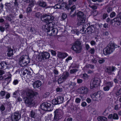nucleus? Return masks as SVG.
Masks as SVG:
<instances>
[{
  "mask_svg": "<svg viewBox=\"0 0 121 121\" xmlns=\"http://www.w3.org/2000/svg\"><path fill=\"white\" fill-rule=\"evenodd\" d=\"M38 95V93L34 91H27L26 95L28 97L25 100V103L30 105L33 104L34 102L33 98L35 97L36 96Z\"/></svg>",
  "mask_w": 121,
  "mask_h": 121,
  "instance_id": "nucleus-1",
  "label": "nucleus"
},
{
  "mask_svg": "<svg viewBox=\"0 0 121 121\" xmlns=\"http://www.w3.org/2000/svg\"><path fill=\"white\" fill-rule=\"evenodd\" d=\"M54 26L52 27L48 26V25L43 26L42 28L43 30L47 32L48 34L50 35L55 36L56 35L58 30L56 28H54Z\"/></svg>",
  "mask_w": 121,
  "mask_h": 121,
  "instance_id": "nucleus-2",
  "label": "nucleus"
},
{
  "mask_svg": "<svg viewBox=\"0 0 121 121\" xmlns=\"http://www.w3.org/2000/svg\"><path fill=\"white\" fill-rule=\"evenodd\" d=\"M47 17L46 19L43 20V21L47 23L45 25L43 26L48 25V26H51V27H52L54 26V23L52 22L53 21L54 19V17L52 16H47L46 14L44 15L41 17V18L42 19V18H43Z\"/></svg>",
  "mask_w": 121,
  "mask_h": 121,
  "instance_id": "nucleus-3",
  "label": "nucleus"
},
{
  "mask_svg": "<svg viewBox=\"0 0 121 121\" xmlns=\"http://www.w3.org/2000/svg\"><path fill=\"white\" fill-rule=\"evenodd\" d=\"M115 46V43H111L104 49L103 51V54L105 56L109 55L115 50L116 48Z\"/></svg>",
  "mask_w": 121,
  "mask_h": 121,
  "instance_id": "nucleus-4",
  "label": "nucleus"
},
{
  "mask_svg": "<svg viewBox=\"0 0 121 121\" xmlns=\"http://www.w3.org/2000/svg\"><path fill=\"white\" fill-rule=\"evenodd\" d=\"M81 44V43L79 41H76L74 43L71 49L76 53H80L81 52L82 49Z\"/></svg>",
  "mask_w": 121,
  "mask_h": 121,
  "instance_id": "nucleus-5",
  "label": "nucleus"
},
{
  "mask_svg": "<svg viewBox=\"0 0 121 121\" xmlns=\"http://www.w3.org/2000/svg\"><path fill=\"white\" fill-rule=\"evenodd\" d=\"M29 57L27 55H23L19 59V63L22 67L26 66L29 63Z\"/></svg>",
  "mask_w": 121,
  "mask_h": 121,
  "instance_id": "nucleus-6",
  "label": "nucleus"
},
{
  "mask_svg": "<svg viewBox=\"0 0 121 121\" xmlns=\"http://www.w3.org/2000/svg\"><path fill=\"white\" fill-rule=\"evenodd\" d=\"M78 19L77 24L78 25H81L85 22L86 19V17L84 16L83 13L81 11L78 12L77 14Z\"/></svg>",
  "mask_w": 121,
  "mask_h": 121,
  "instance_id": "nucleus-7",
  "label": "nucleus"
},
{
  "mask_svg": "<svg viewBox=\"0 0 121 121\" xmlns=\"http://www.w3.org/2000/svg\"><path fill=\"white\" fill-rule=\"evenodd\" d=\"M41 108L42 110L45 111H50L53 108V106L48 102L42 103L41 105Z\"/></svg>",
  "mask_w": 121,
  "mask_h": 121,
  "instance_id": "nucleus-8",
  "label": "nucleus"
},
{
  "mask_svg": "<svg viewBox=\"0 0 121 121\" xmlns=\"http://www.w3.org/2000/svg\"><path fill=\"white\" fill-rule=\"evenodd\" d=\"M103 93V91H97L91 95V97L94 100L97 101L100 97L102 98Z\"/></svg>",
  "mask_w": 121,
  "mask_h": 121,
  "instance_id": "nucleus-9",
  "label": "nucleus"
},
{
  "mask_svg": "<svg viewBox=\"0 0 121 121\" xmlns=\"http://www.w3.org/2000/svg\"><path fill=\"white\" fill-rule=\"evenodd\" d=\"M54 120L58 121L60 119V109H57L54 112Z\"/></svg>",
  "mask_w": 121,
  "mask_h": 121,
  "instance_id": "nucleus-10",
  "label": "nucleus"
},
{
  "mask_svg": "<svg viewBox=\"0 0 121 121\" xmlns=\"http://www.w3.org/2000/svg\"><path fill=\"white\" fill-rule=\"evenodd\" d=\"M20 118V114L18 113H15L12 116V121H17Z\"/></svg>",
  "mask_w": 121,
  "mask_h": 121,
  "instance_id": "nucleus-11",
  "label": "nucleus"
},
{
  "mask_svg": "<svg viewBox=\"0 0 121 121\" xmlns=\"http://www.w3.org/2000/svg\"><path fill=\"white\" fill-rule=\"evenodd\" d=\"M99 84V81L96 79H94L92 82V84H90V88L91 89H93L95 86L97 87Z\"/></svg>",
  "mask_w": 121,
  "mask_h": 121,
  "instance_id": "nucleus-12",
  "label": "nucleus"
},
{
  "mask_svg": "<svg viewBox=\"0 0 121 121\" xmlns=\"http://www.w3.org/2000/svg\"><path fill=\"white\" fill-rule=\"evenodd\" d=\"M116 68L115 66H108L106 69L107 72L108 74H111L112 72L115 71L116 70Z\"/></svg>",
  "mask_w": 121,
  "mask_h": 121,
  "instance_id": "nucleus-13",
  "label": "nucleus"
},
{
  "mask_svg": "<svg viewBox=\"0 0 121 121\" xmlns=\"http://www.w3.org/2000/svg\"><path fill=\"white\" fill-rule=\"evenodd\" d=\"M108 118L111 120H117L119 119V117L117 114L114 113L113 114H110L108 116Z\"/></svg>",
  "mask_w": 121,
  "mask_h": 121,
  "instance_id": "nucleus-14",
  "label": "nucleus"
},
{
  "mask_svg": "<svg viewBox=\"0 0 121 121\" xmlns=\"http://www.w3.org/2000/svg\"><path fill=\"white\" fill-rule=\"evenodd\" d=\"M41 56V59L45 60L46 59H48L50 57V54L48 52H45L42 53Z\"/></svg>",
  "mask_w": 121,
  "mask_h": 121,
  "instance_id": "nucleus-15",
  "label": "nucleus"
},
{
  "mask_svg": "<svg viewBox=\"0 0 121 121\" xmlns=\"http://www.w3.org/2000/svg\"><path fill=\"white\" fill-rule=\"evenodd\" d=\"M42 82L38 80L35 81L33 84L34 88H38L41 85Z\"/></svg>",
  "mask_w": 121,
  "mask_h": 121,
  "instance_id": "nucleus-16",
  "label": "nucleus"
},
{
  "mask_svg": "<svg viewBox=\"0 0 121 121\" xmlns=\"http://www.w3.org/2000/svg\"><path fill=\"white\" fill-rule=\"evenodd\" d=\"M8 66V64L6 62H2L0 63V69L4 70Z\"/></svg>",
  "mask_w": 121,
  "mask_h": 121,
  "instance_id": "nucleus-17",
  "label": "nucleus"
},
{
  "mask_svg": "<svg viewBox=\"0 0 121 121\" xmlns=\"http://www.w3.org/2000/svg\"><path fill=\"white\" fill-rule=\"evenodd\" d=\"M113 20L115 22V24L120 26L121 27V18H119L117 16L113 19Z\"/></svg>",
  "mask_w": 121,
  "mask_h": 121,
  "instance_id": "nucleus-18",
  "label": "nucleus"
},
{
  "mask_svg": "<svg viewBox=\"0 0 121 121\" xmlns=\"http://www.w3.org/2000/svg\"><path fill=\"white\" fill-rule=\"evenodd\" d=\"M60 98L59 97L57 98L54 99L52 101V103L54 105L60 104Z\"/></svg>",
  "mask_w": 121,
  "mask_h": 121,
  "instance_id": "nucleus-19",
  "label": "nucleus"
},
{
  "mask_svg": "<svg viewBox=\"0 0 121 121\" xmlns=\"http://www.w3.org/2000/svg\"><path fill=\"white\" fill-rule=\"evenodd\" d=\"M13 50L10 47H8L7 51V54L8 56H12L13 54Z\"/></svg>",
  "mask_w": 121,
  "mask_h": 121,
  "instance_id": "nucleus-20",
  "label": "nucleus"
},
{
  "mask_svg": "<svg viewBox=\"0 0 121 121\" xmlns=\"http://www.w3.org/2000/svg\"><path fill=\"white\" fill-rule=\"evenodd\" d=\"M31 72L26 69L23 73V75L24 76V77H26L29 79V77H30Z\"/></svg>",
  "mask_w": 121,
  "mask_h": 121,
  "instance_id": "nucleus-21",
  "label": "nucleus"
},
{
  "mask_svg": "<svg viewBox=\"0 0 121 121\" xmlns=\"http://www.w3.org/2000/svg\"><path fill=\"white\" fill-rule=\"evenodd\" d=\"M12 4V3H6L5 4V5L6 6L8 9L11 10L13 9V7Z\"/></svg>",
  "mask_w": 121,
  "mask_h": 121,
  "instance_id": "nucleus-22",
  "label": "nucleus"
},
{
  "mask_svg": "<svg viewBox=\"0 0 121 121\" xmlns=\"http://www.w3.org/2000/svg\"><path fill=\"white\" fill-rule=\"evenodd\" d=\"M72 33L74 34H75L77 35H78L80 34V32L76 28H74L73 29V28L72 30L71 31Z\"/></svg>",
  "mask_w": 121,
  "mask_h": 121,
  "instance_id": "nucleus-23",
  "label": "nucleus"
},
{
  "mask_svg": "<svg viewBox=\"0 0 121 121\" xmlns=\"http://www.w3.org/2000/svg\"><path fill=\"white\" fill-rule=\"evenodd\" d=\"M88 26L86 28L88 32L89 31H90L91 32H93V30L92 29L91 26H90V24H87L85 25V26Z\"/></svg>",
  "mask_w": 121,
  "mask_h": 121,
  "instance_id": "nucleus-24",
  "label": "nucleus"
},
{
  "mask_svg": "<svg viewBox=\"0 0 121 121\" xmlns=\"http://www.w3.org/2000/svg\"><path fill=\"white\" fill-rule=\"evenodd\" d=\"M38 5L42 7H44L46 6V3L43 1L39 2L38 3Z\"/></svg>",
  "mask_w": 121,
  "mask_h": 121,
  "instance_id": "nucleus-25",
  "label": "nucleus"
},
{
  "mask_svg": "<svg viewBox=\"0 0 121 121\" xmlns=\"http://www.w3.org/2000/svg\"><path fill=\"white\" fill-rule=\"evenodd\" d=\"M30 115L31 117L35 118L36 116V113L34 111L32 110L30 112Z\"/></svg>",
  "mask_w": 121,
  "mask_h": 121,
  "instance_id": "nucleus-26",
  "label": "nucleus"
},
{
  "mask_svg": "<svg viewBox=\"0 0 121 121\" xmlns=\"http://www.w3.org/2000/svg\"><path fill=\"white\" fill-rule=\"evenodd\" d=\"M7 75L8 76V77L5 78V80H9V82L11 80L12 75L10 74V73L9 72L7 73Z\"/></svg>",
  "mask_w": 121,
  "mask_h": 121,
  "instance_id": "nucleus-27",
  "label": "nucleus"
},
{
  "mask_svg": "<svg viewBox=\"0 0 121 121\" xmlns=\"http://www.w3.org/2000/svg\"><path fill=\"white\" fill-rule=\"evenodd\" d=\"M68 56V54L66 53L61 52V58L64 59Z\"/></svg>",
  "mask_w": 121,
  "mask_h": 121,
  "instance_id": "nucleus-28",
  "label": "nucleus"
},
{
  "mask_svg": "<svg viewBox=\"0 0 121 121\" xmlns=\"http://www.w3.org/2000/svg\"><path fill=\"white\" fill-rule=\"evenodd\" d=\"M30 3L29 5V6L30 7H32L33 6L35 3V0H30Z\"/></svg>",
  "mask_w": 121,
  "mask_h": 121,
  "instance_id": "nucleus-29",
  "label": "nucleus"
},
{
  "mask_svg": "<svg viewBox=\"0 0 121 121\" xmlns=\"http://www.w3.org/2000/svg\"><path fill=\"white\" fill-rule=\"evenodd\" d=\"M80 91H89L88 88L85 86H82L79 89Z\"/></svg>",
  "mask_w": 121,
  "mask_h": 121,
  "instance_id": "nucleus-30",
  "label": "nucleus"
},
{
  "mask_svg": "<svg viewBox=\"0 0 121 121\" xmlns=\"http://www.w3.org/2000/svg\"><path fill=\"white\" fill-rule=\"evenodd\" d=\"M76 9V6L74 5H73V6L71 7L70 8L71 10L70 12V13L71 14H72L74 10H75Z\"/></svg>",
  "mask_w": 121,
  "mask_h": 121,
  "instance_id": "nucleus-31",
  "label": "nucleus"
},
{
  "mask_svg": "<svg viewBox=\"0 0 121 121\" xmlns=\"http://www.w3.org/2000/svg\"><path fill=\"white\" fill-rule=\"evenodd\" d=\"M67 16V15L65 13H63L62 14V16L61 17V18L63 20L66 19Z\"/></svg>",
  "mask_w": 121,
  "mask_h": 121,
  "instance_id": "nucleus-32",
  "label": "nucleus"
},
{
  "mask_svg": "<svg viewBox=\"0 0 121 121\" xmlns=\"http://www.w3.org/2000/svg\"><path fill=\"white\" fill-rule=\"evenodd\" d=\"M116 15V13L114 12L113 11L110 14V17L111 18H112L115 16Z\"/></svg>",
  "mask_w": 121,
  "mask_h": 121,
  "instance_id": "nucleus-33",
  "label": "nucleus"
},
{
  "mask_svg": "<svg viewBox=\"0 0 121 121\" xmlns=\"http://www.w3.org/2000/svg\"><path fill=\"white\" fill-rule=\"evenodd\" d=\"M41 13L39 12H37L35 13L34 16L37 18H39L41 15Z\"/></svg>",
  "mask_w": 121,
  "mask_h": 121,
  "instance_id": "nucleus-34",
  "label": "nucleus"
},
{
  "mask_svg": "<svg viewBox=\"0 0 121 121\" xmlns=\"http://www.w3.org/2000/svg\"><path fill=\"white\" fill-rule=\"evenodd\" d=\"M104 118H106L104 117H102L101 116L98 117L97 118V120L99 121H103L105 119Z\"/></svg>",
  "mask_w": 121,
  "mask_h": 121,
  "instance_id": "nucleus-35",
  "label": "nucleus"
},
{
  "mask_svg": "<svg viewBox=\"0 0 121 121\" xmlns=\"http://www.w3.org/2000/svg\"><path fill=\"white\" fill-rule=\"evenodd\" d=\"M88 77V75L86 73H84L83 74L82 78L84 79H86Z\"/></svg>",
  "mask_w": 121,
  "mask_h": 121,
  "instance_id": "nucleus-36",
  "label": "nucleus"
},
{
  "mask_svg": "<svg viewBox=\"0 0 121 121\" xmlns=\"http://www.w3.org/2000/svg\"><path fill=\"white\" fill-rule=\"evenodd\" d=\"M112 11V8L110 7H109L107 9V13H110Z\"/></svg>",
  "mask_w": 121,
  "mask_h": 121,
  "instance_id": "nucleus-37",
  "label": "nucleus"
},
{
  "mask_svg": "<svg viewBox=\"0 0 121 121\" xmlns=\"http://www.w3.org/2000/svg\"><path fill=\"white\" fill-rule=\"evenodd\" d=\"M78 70L77 69H71L70 71V73L71 74L74 73L77 71Z\"/></svg>",
  "mask_w": 121,
  "mask_h": 121,
  "instance_id": "nucleus-38",
  "label": "nucleus"
},
{
  "mask_svg": "<svg viewBox=\"0 0 121 121\" xmlns=\"http://www.w3.org/2000/svg\"><path fill=\"white\" fill-rule=\"evenodd\" d=\"M54 8L55 9H60V4H57L54 6Z\"/></svg>",
  "mask_w": 121,
  "mask_h": 121,
  "instance_id": "nucleus-39",
  "label": "nucleus"
},
{
  "mask_svg": "<svg viewBox=\"0 0 121 121\" xmlns=\"http://www.w3.org/2000/svg\"><path fill=\"white\" fill-rule=\"evenodd\" d=\"M108 16L109 15L107 13H104L102 15V18L103 19H104Z\"/></svg>",
  "mask_w": 121,
  "mask_h": 121,
  "instance_id": "nucleus-40",
  "label": "nucleus"
},
{
  "mask_svg": "<svg viewBox=\"0 0 121 121\" xmlns=\"http://www.w3.org/2000/svg\"><path fill=\"white\" fill-rule=\"evenodd\" d=\"M5 109V107L3 105H2L0 107V110L1 111H4Z\"/></svg>",
  "mask_w": 121,
  "mask_h": 121,
  "instance_id": "nucleus-41",
  "label": "nucleus"
},
{
  "mask_svg": "<svg viewBox=\"0 0 121 121\" xmlns=\"http://www.w3.org/2000/svg\"><path fill=\"white\" fill-rule=\"evenodd\" d=\"M69 76V73L68 72H67L66 73L65 75H64L63 78V79H66Z\"/></svg>",
  "mask_w": 121,
  "mask_h": 121,
  "instance_id": "nucleus-42",
  "label": "nucleus"
},
{
  "mask_svg": "<svg viewBox=\"0 0 121 121\" xmlns=\"http://www.w3.org/2000/svg\"><path fill=\"white\" fill-rule=\"evenodd\" d=\"M109 89L110 87L109 86H107L103 88L104 91H108L109 90Z\"/></svg>",
  "mask_w": 121,
  "mask_h": 121,
  "instance_id": "nucleus-43",
  "label": "nucleus"
},
{
  "mask_svg": "<svg viewBox=\"0 0 121 121\" xmlns=\"http://www.w3.org/2000/svg\"><path fill=\"white\" fill-rule=\"evenodd\" d=\"M30 7L29 6L27 9L26 12L28 13H30L31 11V9Z\"/></svg>",
  "mask_w": 121,
  "mask_h": 121,
  "instance_id": "nucleus-44",
  "label": "nucleus"
},
{
  "mask_svg": "<svg viewBox=\"0 0 121 121\" xmlns=\"http://www.w3.org/2000/svg\"><path fill=\"white\" fill-rule=\"evenodd\" d=\"M4 28L5 29H7L9 28L10 26L9 24L8 23H6L4 24Z\"/></svg>",
  "mask_w": 121,
  "mask_h": 121,
  "instance_id": "nucleus-45",
  "label": "nucleus"
},
{
  "mask_svg": "<svg viewBox=\"0 0 121 121\" xmlns=\"http://www.w3.org/2000/svg\"><path fill=\"white\" fill-rule=\"evenodd\" d=\"M19 82V81L17 79L14 80L13 82V84L14 85H16Z\"/></svg>",
  "mask_w": 121,
  "mask_h": 121,
  "instance_id": "nucleus-46",
  "label": "nucleus"
},
{
  "mask_svg": "<svg viewBox=\"0 0 121 121\" xmlns=\"http://www.w3.org/2000/svg\"><path fill=\"white\" fill-rule=\"evenodd\" d=\"M90 43L91 45L92 46H94L95 45H96V43L93 40L91 41Z\"/></svg>",
  "mask_w": 121,
  "mask_h": 121,
  "instance_id": "nucleus-47",
  "label": "nucleus"
},
{
  "mask_svg": "<svg viewBox=\"0 0 121 121\" xmlns=\"http://www.w3.org/2000/svg\"><path fill=\"white\" fill-rule=\"evenodd\" d=\"M120 106L119 107L118 105H117L115 106L114 109L116 110H120Z\"/></svg>",
  "mask_w": 121,
  "mask_h": 121,
  "instance_id": "nucleus-48",
  "label": "nucleus"
},
{
  "mask_svg": "<svg viewBox=\"0 0 121 121\" xmlns=\"http://www.w3.org/2000/svg\"><path fill=\"white\" fill-rule=\"evenodd\" d=\"M14 6L16 7H17L19 5V4L17 1V0H15V1L14 2Z\"/></svg>",
  "mask_w": 121,
  "mask_h": 121,
  "instance_id": "nucleus-49",
  "label": "nucleus"
},
{
  "mask_svg": "<svg viewBox=\"0 0 121 121\" xmlns=\"http://www.w3.org/2000/svg\"><path fill=\"white\" fill-rule=\"evenodd\" d=\"M81 99L79 98H77L75 100V102L77 104L79 103L80 102Z\"/></svg>",
  "mask_w": 121,
  "mask_h": 121,
  "instance_id": "nucleus-50",
  "label": "nucleus"
},
{
  "mask_svg": "<svg viewBox=\"0 0 121 121\" xmlns=\"http://www.w3.org/2000/svg\"><path fill=\"white\" fill-rule=\"evenodd\" d=\"M95 49L94 48H92L90 50V52L91 53V54H93L95 53Z\"/></svg>",
  "mask_w": 121,
  "mask_h": 121,
  "instance_id": "nucleus-51",
  "label": "nucleus"
},
{
  "mask_svg": "<svg viewBox=\"0 0 121 121\" xmlns=\"http://www.w3.org/2000/svg\"><path fill=\"white\" fill-rule=\"evenodd\" d=\"M81 105L83 107H85L87 105V103L85 102H82L81 104Z\"/></svg>",
  "mask_w": 121,
  "mask_h": 121,
  "instance_id": "nucleus-52",
  "label": "nucleus"
},
{
  "mask_svg": "<svg viewBox=\"0 0 121 121\" xmlns=\"http://www.w3.org/2000/svg\"><path fill=\"white\" fill-rule=\"evenodd\" d=\"M89 6L90 8L94 9H96L97 8L96 6L95 5H89Z\"/></svg>",
  "mask_w": 121,
  "mask_h": 121,
  "instance_id": "nucleus-53",
  "label": "nucleus"
},
{
  "mask_svg": "<svg viewBox=\"0 0 121 121\" xmlns=\"http://www.w3.org/2000/svg\"><path fill=\"white\" fill-rule=\"evenodd\" d=\"M105 61V60L104 59H100L98 61V62L100 64H102Z\"/></svg>",
  "mask_w": 121,
  "mask_h": 121,
  "instance_id": "nucleus-54",
  "label": "nucleus"
},
{
  "mask_svg": "<svg viewBox=\"0 0 121 121\" xmlns=\"http://www.w3.org/2000/svg\"><path fill=\"white\" fill-rule=\"evenodd\" d=\"M107 84L108 85H109V87H112L113 86V82H109L107 83Z\"/></svg>",
  "mask_w": 121,
  "mask_h": 121,
  "instance_id": "nucleus-55",
  "label": "nucleus"
},
{
  "mask_svg": "<svg viewBox=\"0 0 121 121\" xmlns=\"http://www.w3.org/2000/svg\"><path fill=\"white\" fill-rule=\"evenodd\" d=\"M89 66L92 69H94V66L93 65H92L91 64H89L88 65H87L86 66V67L87 68H88L89 67Z\"/></svg>",
  "mask_w": 121,
  "mask_h": 121,
  "instance_id": "nucleus-56",
  "label": "nucleus"
},
{
  "mask_svg": "<svg viewBox=\"0 0 121 121\" xmlns=\"http://www.w3.org/2000/svg\"><path fill=\"white\" fill-rule=\"evenodd\" d=\"M79 93H81L83 94H86L89 91H77Z\"/></svg>",
  "mask_w": 121,
  "mask_h": 121,
  "instance_id": "nucleus-57",
  "label": "nucleus"
},
{
  "mask_svg": "<svg viewBox=\"0 0 121 121\" xmlns=\"http://www.w3.org/2000/svg\"><path fill=\"white\" fill-rule=\"evenodd\" d=\"M5 29L3 26H0V30L1 32H3L5 30Z\"/></svg>",
  "mask_w": 121,
  "mask_h": 121,
  "instance_id": "nucleus-58",
  "label": "nucleus"
},
{
  "mask_svg": "<svg viewBox=\"0 0 121 121\" xmlns=\"http://www.w3.org/2000/svg\"><path fill=\"white\" fill-rule=\"evenodd\" d=\"M72 59V57L71 56H69L66 59L65 61L67 62H68L69 60H71Z\"/></svg>",
  "mask_w": 121,
  "mask_h": 121,
  "instance_id": "nucleus-59",
  "label": "nucleus"
},
{
  "mask_svg": "<svg viewBox=\"0 0 121 121\" xmlns=\"http://www.w3.org/2000/svg\"><path fill=\"white\" fill-rule=\"evenodd\" d=\"M86 100L87 102L88 103H90L91 101V99L89 98H87L86 99Z\"/></svg>",
  "mask_w": 121,
  "mask_h": 121,
  "instance_id": "nucleus-60",
  "label": "nucleus"
},
{
  "mask_svg": "<svg viewBox=\"0 0 121 121\" xmlns=\"http://www.w3.org/2000/svg\"><path fill=\"white\" fill-rule=\"evenodd\" d=\"M77 108L76 107L74 106L73 107V108H72L71 109L72 111H73V112H74V113L75 112H76V110Z\"/></svg>",
  "mask_w": 121,
  "mask_h": 121,
  "instance_id": "nucleus-61",
  "label": "nucleus"
},
{
  "mask_svg": "<svg viewBox=\"0 0 121 121\" xmlns=\"http://www.w3.org/2000/svg\"><path fill=\"white\" fill-rule=\"evenodd\" d=\"M52 54L53 55L55 56L56 55V52L53 50H51L50 51Z\"/></svg>",
  "mask_w": 121,
  "mask_h": 121,
  "instance_id": "nucleus-62",
  "label": "nucleus"
},
{
  "mask_svg": "<svg viewBox=\"0 0 121 121\" xmlns=\"http://www.w3.org/2000/svg\"><path fill=\"white\" fill-rule=\"evenodd\" d=\"M77 81L78 83H80L82 82V80L81 79H77Z\"/></svg>",
  "mask_w": 121,
  "mask_h": 121,
  "instance_id": "nucleus-63",
  "label": "nucleus"
},
{
  "mask_svg": "<svg viewBox=\"0 0 121 121\" xmlns=\"http://www.w3.org/2000/svg\"><path fill=\"white\" fill-rule=\"evenodd\" d=\"M5 94V91H1L0 93V95L1 96H3Z\"/></svg>",
  "mask_w": 121,
  "mask_h": 121,
  "instance_id": "nucleus-64",
  "label": "nucleus"
}]
</instances>
